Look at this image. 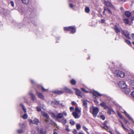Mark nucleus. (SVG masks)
Segmentation results:
<instances>
[{
    "label": "nucleus",
    "instance_id": "nucleus-1",
    "mask_svg": "<svg viewBox=\"0 0 134 134\" xmlns=\"http://www.w3.org/2000/svg\"><path fill=\"white\" fill-rule=\"evenodd\" d=\"M63 115L65 116L67 115V113L65 111H63L62 113H58L56 115V120L58 121H59L60 119L63 118Z\"/></svg>",
    "mask_w": 134,
    "mask_h": 134
},
{
    "label": "nucleus",
    "instance_id": "nucleus-2",
    "mask_svg": "<svg viewBox=\"0 0 134 134\" xmlns=\"http://www.w3.org/2000/svg\"><path fill=\"white\" fill-rule=\"evenodd\" d=\"M64 30L66 31H70L72 33H74L76 32V29L74 27L70 26L65 27Z\"/></svg>",
    "mask_w": 134,
    "mask_h": 134
},
{
    "label": "nucleus",
    "instance_id": "nucleus-3",
    "mask_svg": "<svg viewBox=\"0 0 134 134\" xmlns=\"http://www.w3.org/2000/svg\"><path fill=\"white\" fill-rule=\"evenodd\" d=\"M115 73L117 76L123 77L125 76L124 73L123 72L120 71L116 70Z\"/></svg>",
    "mask_w": 134,
    "mask_h": 134
},
{
    "label": "nucleus",
    "instance_id": "nucleus-4",
    "mask_svg": "<svg viewBox=\"0 0 134 134\" xmlns=\"http://www.w3.org/2000/svg\"><path fill=\"white\" fill-rule=\"evenodd\" d=\"M119 87L122 89H125V88L127 87V85L125 82L123 81H120L119 83Z\"/></svg>",
    "mask_w": 134,
    "mask_h": 134
},
{
    "label": "nucleus",
    "instance_id": "nucleus-5",
    "mask_svg": "<svg viewBox=\"0 0 134 134\" xmlns=\"http://www.w3.org/2000/svg\"><path fill=\"white\" fill-rule=\"evenodd\" d=\"M92 114L94 116H96L97 113L98 112V109L96 107H92Z\"/></svg>",
    "mask_w": 134,
    "mask_h": 134
},
{
    "label": "nucleus",
    "instance_id": "nucleus-6",
    "mask_svg": "<svg viewBox=\"0 0 134 134\" xmlns=\"http://www.w3.org/2000/svg\"><path fill=\"white\" fill-rule=\"evenodd\" d=\"M104 4L107 7H109L111 8H113L114 7L113 5L110 2L107 1H104Z\"/></svg>",
    "mask_w": 134,
    "mask_h": 134
},
{
    "label": "nucleus",
    "instance_id": "nucleus-7",
    "mask_svg": "<svg viewBox=\"0 0 134 134\" xmlns=\"http://www.w3.org/2000/svg\"><path fill=\"white\" fill-rule=\"evenodd\" d=\"M122 33L127 38L129 39H130L129 37V33L127 31L122 30Z\"/></svg>",
    "mask_w": 134,
    "mask_h": 134
},
{
    "label": "nucleus",
    "instance_id": "nucleus-8",
    "mask_svg": "<svg viewBox=\"0 0 134 134\" xmlns=\"http://www.w3.org/2000/svg\"><path fill=\"white\" fill-rule=\"evenodd\" d=\"M97 95L99 96H102V95L99 93H98L97 91H94V92L93 93V97L94 98H96Z\"/></svg>",
    "mask_w": 134,
    "mask_h": 134
},
{
    "label": "nucleus",
    "instance_id": "nucleus-9",
    "mask_svg": "<svg viewBox=\"0 0 134 134\" xmlns=\"http://www.w3.org/2000/svg\"><path fill=\"white\" fill-rule=\"evenodd\" d=\"M114 29L115 31V32L117 33H118L121 31H122V30H121L118 27L117 25H115L114 28Z\"/></svg>",
    "mask_w": 134,
    "mask_h": 134
},
{
    "label": "nucleus",
    "instance_id": "nucleus-10",
    "mask_svg": "<svg viewBox=\"0 0 134 134\" xmlns=\"http://www.w3.org/2000/svg\"><path fill=\"white\" fill-rule=\"evenodd\" d=\"M36 94L38 97L42 99H43L44 98L43 95L41 93L39 92H37Z\"/></svg>",
    "mask_w": 134,
    "mask_h": 134
},
{
    "label": "nucleus",
    "instance_id": "nucleus-11",
    "mask_svg": "<svg viewBox=\"0 0 134 134\" xmlns=\"http://www.w3.org/2000/svg\"><path fill=\"white\" fill-rule=\"evenodd\" d=\"M76 94L78 96H80L81 97H82L83 95L80 91L77 89H76Z\"/></svg>",
    "mask_w": 134,
    "mask_h": 134
},
{
    "label": "nucleus",
    "instance_id": "nucleus-12",
    "mask_svg": "<svg viewBox=\"0 0 134 134\" xmlns=\"http://www.w3.org/2000/svg\"><path fill=\"white\" fill-rule=\"evenodd\" d=\"M63 91H64V92H65L69 93H72V91L69 88H68L66 87H64Z\"/></svg>",
    "mask_w": 134,
    "mask_h": 134
},
{
    "label": "nucleus",
    "instance_id": "nucleus-13",
    "mask_svg": "<svg viewBox=\"0 0 134 134\" xmlns=\"http://www.w3.org/2000/svg\"><path fill=\"white\" fill-rule=\"evenodd\" d=\"M42 115L43 116L45 117L46 119H48L49 117L48 115L46 113L43 111L41 112Z\"/></svg>",
    "mask_w": 134,
    "mask_h": 134
},
{
    "label": "nucleus",
    "instance_id": "nucleus-14",
    "mask_svg": "<svg viewBox=\"0 0 134 134\" xmlns=\"http://www.w3.org/2000/svg\"><path fill=\"white\" fill-rule=\"evenodd\" d=\"M30 122L34 124L37 125L38 123L39 122V120L38 119L35 118L33 120H31Z\"/></svg>",
    "mask_w": 134,
    "mask_h": 134
},
{
    "label": "nucleus",
    "instance_id": "nucleus-15",
    "mask_svg": "<svg viewBox=\"0 0 134 134\" xmlns=\"http://www.w3.org/2000/svg\"><path fill=\"white\" fill-rule=\"evenodd\" d=\"M58 121L59 122H61L63 125L67 123L66 119L64 118H63L61 120H60L59 121Z\"/></svg>",
    "mask_w": 134,
    "mask_h": 134
},
{
    "label": "nucleus",
    "instance_id": "nucleus-16",
    "mask_svg": "<svg viewBox=\"0 0 134 134\" xmlns=\"http://www.w3.org/2000/svg\"><path fill=\"white\" fill-rule=\"evenodd\" d=\"M100 105L104 108V109H107L108 107L106 103L104 102H103L100 104Z\"/></svg>",
    "mask_w": 134,
    "mask_h": 134
},
{
    "label": "nucleus",
    "instance_id": "nucleus-17",
    "mask_svg": "<svg viewBox=\"0 0 134 134\" xmlns=\"http://www.w3.org/2000/svg\"><path fill=\"white\" fill-rule=\"evenodd\" d=\"M72 115L74 116V117L75 119H77L79 118L80 116L79 114H77L75 112H72Z\"/></svg>",
    "mask_w": 134,
    "mask_h": 134
},
{
    "label": "nucleus",
    "instance_id": "nucleus-18",
    "mask_svg": "<svg viewBox=\"0 0 134 134\" xmlns=\"http://www.w3.org/2000/svg\"><path fill=\"white\" fill-rule=\"evenodd\" d=\"M88 101L86 99H83L82 102L83 103V106L86 108L87 106V102Z\"/></svg>",
    "mask_w": 134,
    "mask_h": 134
},
{
    "label": "nucleus",
    "instance_id": "nucleus-19",
    "mask_svg": "<svg viewBox=\"0 0 134 134\" xmlns=\"http://www.w3.org/2000/svg\"><path fill=\"white\" fill-rule=\"evenodd\" d=\"M29 94L31 97L32 100L35 101L36 100V98L34 95L31 92Z\"/></svg>",
    "mask_w": 134,
    "mask_h": 134
},
{
    "label": "nucleus",
    "instance_id": "nucleus-20",
    "mask_svg": "<svg viewBox=\"0 0 134 134\" xmlns=\"http://www.w3.org/2000/svg\"><path fill=\"white\" fill-rule=\"evenodd\" d=\"M125 89V90H124V92L126 94H129L131 91L130 90L129 88L126 87Z\"/></svg>",
    "mask_w": 134,
    "mask_h": 134
},
{
    "label": "nucleus",
    "instance_id": "nucleus-21",
    "mask_svg": "<svg viewBox=\"0 0 134 134\" xmlns=\"http://www.w3.org/2000/svg\"><path fill=\"white\" fill-rule=\"evenodd\" d=\"M41 134H46V130L45 129H40L39 131Z\"/></svg>",
    "mask_w": 134,
    "mask_h": 134
},
{
    "label": "nucleus",
    "instance_id": "nucleus-22",
    "mask_svg": "<svg viewBox=\"0 0 134 134\" xmlns=\"http://www.w3.org/2000/svg\"><path fill=\"white\" fill-rule=\"evenodd\" d=\"M73 112H75L77 114H79L81 112V111L78 108L76 107L75 109V111Z\"/></svg>",
    "mask_w": 134,
    "mask_h": 134
},
{
    "label": "nucleus",
    "instance_id": "nucleus-23",
    "mask_svg": "<svg viewBox=\"0 0 134 134\" xmlns=\"http://www.w3.org/2000/svg\"><path fill=\"white\" fill-rule=\"evenodd\" d=\"M54 93L59 94H60L64 93V91L63 90L62 91H55Z\"/></svg>",
    "mask_w": 134,
    "mask_h": 134
},
{
    "label": "nucleus",
    "instance_id": "nucleus-24",
    "mask_svg": "<svg viewBox=\"0 0 134 134\" xmlns=\"http://www.w3.org/2000/svg\"><path fill=\"white\" fill-rule=\"evenodd\" d=\"M107 11L112 14V12L108 8L106 7H104V11L103 12V14H104L105 11Z\"/></svg>",
    "mask_w": 134,
    "mask_h": 134
},
{
    "label": "nucleus",
    "instance_id": "nucleus-25",
    "mask_svg": "<svg viewBox=\"0 0 134 134\" xmlns=\"http://www.w3.org/2000/svg\"><path fill=\"white\" fill-rule=\"evenodd\" d=\"M125 15L126 17H130L131 15V13L128 11H126L125 13Z\"/></svg>",
    "mask_w": 134,
    "mask_h": 134
},
{
    "label": "nucleus",
    "instance_id": "nucleus-26",
    "mask_svg": "<svg viewBox=\"0 0 134 134\" xmlns=\"http://www.w3.org/2000/svg\"><path fill=\"white\" fill-rule=\"evenodd\" d=\"M50 115L53 118L55 119L56 120V115L53 113H51L50 114Z\"/></svg>",
    "mask_w": 134,
    "mask_h": 134
},
{
    "label": "nucleus",
    "instance_id": "nucleus-27",
    "mask_svg": "<svg viewBox=\"0 0 134 134\" xmlns=\"http://www.w3.org/2000/svg\"><path fill=\"white\" fill-rule=\"evenodd\" d=\"M48 124H50L52 125H56V124L54 122L51 120H50L49 121V122H48Z\"/></svg>",
    "mask_w": 134,
    "mask_h": 134
},
{
    "label": "nucleus",
    "instance_id": "nucleus-28",
    "mask_svg": "<svg viewBox=\"0 0 134 134\" xmlns=\"http://www.w3.org/2000/svg\"><path fill=\"white\" fill-rule=\"evenodd\" d=\"M108 123V122L107 121H105V122L103 123V125L104 126V127L106 128H108V127L107 125V124ZM102 127L103 126H102Z\"/></svg>",
    "mask_w": 134,
    "mask_h": 134
},
{
    "label": "nucleus",
    "instance_id": "nucleus-29",
    "mask_svg": "<svg viewBox=\"0 0 134 134\" xmlns=\"http://www.w3.org/2000/svg\"><path fill=\"white\" fill-rule=\"evenodd\" d=\"M124 23L126 24H128L129 22L128 19L127 18H125L124 19Z\"/></svg>",
    "mask_w": 134,
    "mask_h": 134
},
{
    "label": "nucleus",
    "instance_id": "nucleus-30",
    "mask_svg": "<svg viewBox=\"0 0 134 134\" xmlns=\"http://www.w3.org/2000/svg\"><path fill=\"white\" fill-rule=\"evenodd\" d=\"M129 83L130 84L132 85H134V82L133 80H129Z\"/></svg>",
    "mask_w": 134,
    "mask_h": 134
},
{
    "label": "nucleus",
    "instance_id": "nucleus-31",
    "mask_svg": "<svg viewBox=\"0 0 134 134\" xmlns=\"http://www.w3.org/2000/svg\"><path fill=\"white\" fill-rule=\"evenodd\" d=\"M85 12L87 13H89L90 11V9L88 7H86L85 8Z\"/></svg>",
    "mask_w": 134,
    "mask_h": 134
},
{
    "label": "nucleus",
    "instance_id": "nucleus-32",
    "mask_svg": "<svg viewBox=\"0 0 134 134\" xmlns=\"http://www.w3.org/2000/svg\"><path fill=\"white\" fill-rule=\"evenodd\" d=\"M72 85H75L76 83V81L74 79H72L70 81Z\"/></svg>",
    "mask_w": 134,
    "mask_h": 134
},
{
    "label": "nucleus",
    "instance_id": "nucleus-33",
    "mask_svg": "<svg viewBox=\"0 0 134 134\" xmlns=\"http://www.w3.org/2000/svg\"><path fill=\"white\" fill-rule=\"evenodd\" d=\"M70 123L72 125H74L75 124V123L74 121L72 120H70Z\"/></svg>",
    "mask_w": 134,
    "mask_h": 134
},
{
    "label": "nucleus",
    "instance_id": "nucleus-34",
    "mask_svg": "<svg viewBox=\"0 0 134 134\" xmlns=\"http://www.w3.org/2000/svg\"><path fill=\"white\" fill-rule=\"evenodd\" d=\"M125 42L129 45H131V42L130 41L127 40H125Z\"/></svg>",
    "mask_w": 134,
    "mask_h": 134
},
{
    "label": "nucleus",
    "instance_id": "nucleus-35",
    "mask_svg": "<svg viewBox=\"0 0 134 134\" xmlns=\"http://www.w3.org/2000/svg\"><path fill=\"white\" fill-rule=\"evenodd\" d=\"M20 106L22 107L23 110L24 111V112H25V109L24 108V107L23 104L22 103H21L20 104Z\"/></svg>",
    "mask_w": 134,
    "mask_h": 134
},
{
    "label": "nucleus",
    "instance_id": "nucleus-36",
    "mask_svg": "<svg viewBox=\"0 0 134 134\" xmlns=\"http://www.w3.org/2000/svg\"><path fill=\"white\" fill-rule=\"evenodd\" d=\"M76 127L77 129L79 130L80 129L81 126L79 124H77L76 126Z\"/></svg>",
    "mask_w": 134,
    "mask_h": 134
},
{
    "label": "nucleus",
    "instance_id": "nucleus-37",
    "mask_svg": "<svg viewBox=\"0 0 134 134\" xmlns=\"http://www.w3.org/2000/svg\"><path fill=\"white\" fill-rule=\"evenodd\" d=\"M125 115L126 116L128 117L132 121H133V119L130 117L129 115L127 114L126 113H125Z\"/></svg>",
    "mask_w": 134,
    "mask_h": 134
},
{
    "label": "nucleus",
    "instance_id": "nucleus-38",
    "mask_svg": "<svg viewBox=\"0 0 134 134\" xmlns=\"http://www.w3.org/2000/svg\"><path fill=\"white\" fill-rule=\"evenodd\" d=\"M42 89L43 91L47 92L48 90H46L44 89L43 86H41Z\"/></svg>",
    "mask_w": 134,
    "mask_h": 134
},
{
    "label": "nucleus",
    "instance_id": "nucleus-39",
    "mask_svg": "<svg viewBox=\"0 0 134 134\" xmlns=\"http://www.w3.org/2000/svg\"><path fill=\"white\" fill-rule=\"evenodd\" d=\"M83 129L85 131H86L88 133H89L87 131V130H88V129L85 126H83Z\"/></svg>",
    "mask_w": 134,
    "mask_h": 134
},
{
    "label": "nucleus",
    "instance_id": "nucleus-40",
    "mask_svg": "<svg viewBox=\"0 0 134 134\" xmlns=\"http://www.w3.org/2000/svg\"><path fill=\"white\" fill-rule=\"evenodd\" d=\"M81 90H82L83 91V92H86V93H87L88 92V91L86 90L84 88H81Z\"/></svg>",
    "mask_w": 134,
    "mask_h": 134
},
{
    "label": "nucleus",
    "instance_id": "nucleus-41",
    "mask_svg": "<svg viewBox=\"0 0 134 134\" xmlns=\"http://www.w3.org/2000/svg\"><path fill=\"white\" fill-rule=\"evenodd\" d=\"M101 127L102 128H103L106 130L108 132H109V131H110V130H109L108 129V128H106L105 127H102V126H101Z\"/></svg>",
    "mask_w": 134,
    "mask_h": 134
},
{
    "label": "nucleus",
    "instance_id": "nucleus-42",
    "mask_svg": "<svg viewBox=\"0 0 134 134\" xmlns=\"http://www.w3.org/2000/svg\"><path fill=\"white\" fill-rule=\"evenodd\" d=\"M118 115H119V116L122 119L123 118V117L122 116L121 114L120 113H118Z\"/></svg>",
    "mask_w": 134,
    "mask_h": 134
},
{
    "label": "nucleus",
    "instance_id": "nucleus-43",
    "mask_svg": "<svg viewBox=\"0 0 134 134\" xmlns=\"http://www.w3.org/2000/svg\"><path fill=\"white\" fill-rule=\"evenodd\" d=\"M100 118L103 120H104L105 119V117L103 115H101L100 116Z\"/></svg>",
    "mask_w": 134,
    "mask_h": 134
},
{
    "label": "nucleus",
    "instance_id": "nucleus-44",
    "mask_svg": "<svg viewBox=\"0 0 134 134\" xmlns=\"http://www.w3.org/2000/svg\"><path fill=\"white\" fill-rule=\"evenodd\" d=\"M55 104V102H52V103H51V104H52V105L53 106H54V107H56V105H54Z\"/></svg>",
    "mask_w": 134,
    "mask_h": 134
},
{
    "label": "nucleus",
    "instance_id": "nucleus-45",
    "mask_svg": "<svg viewBox=\"0 0 134 134\" xmlns=\"http://www.w3.org/2000/svg\"><path fill=\"white\" fill-rule=\"evenodd\" d=\"M131 36L133 40H134V34H131ZM132 43L134 45V42H132Z\"/></svg>",
    "mask_w": 134,
    "mask_h": 134
},
{
    "label": "nucleus",
    "instance_id": "nucleus-46",
    "mask_svg": "<svg viewBox=\"0 0 134 134\" xmlns=\"http://www.w3.org/2000/svg\"><path fill=\"white\" fill-rule=\"evenodd\" d=\"M18 132L19 133H22L23 132V131L22 130H18Z\"/></svg>",
    "mask_w": 134,
    "mask_h": 134
},
{
    "label": "nucleus",
    "instance_id": "nucleus-47",
    "mask_svg": "<svg viewBox=\"0 0 134 134\" xmlns=\"http://www.w3.org/2000/svg\"><path fill=\"white\" fill-rule=\"evenodd\" d=\"M120 122L122 126L124 128V130H126V128L124 126V125L123 124H122V122Z\"/></svg>",
    "mask_w": 134,
    "mask_h": 134
},
{
    "label": "nucleus",
    "instance_id": "nucleus-48",
    "mask_svg": "<svg viewBox=\"0 0 134 134\" xmlns=\"http://www.w3.org/2000/svg\"><path fill=\"white\" fill-rule=\"evenodd\" d=\"M37 110L38 111H41V109L39 107H37Z\"/></svg>",
    "mask_w": 134,
    "mask_h": 134
},
{
    "label": "nucleus",
    "instance_id": "nucleus-49",
    "mask_svg": "<svg viewBox=\"0 0 134 134\" xmlns=\"http://www.w3.org/2000/svg\"><path fill=\"white\" fill-rule=\"evenodd\" d=\"M131 94L132 97L134 98V91L132 92L131 93Z\"/></svg>",
    "mask_w": 134,
    "mask_h": 134
},
{
    "label": "nucleus",
    "instance_id": "nucleus-50",
    "mask_svg": "<svg viewBox=\"0 0 134 134\" xmlns=\"http://www.w3.org/2000/svg\"><path fill=\"white\" fill-rule=\"evenodd\" d=\"M77 131L75 130H74L73 131V133L74 134H77Z\"/></svg>",
    "mask_w": 134,
    "mask_h": 134
},
{
    "label": "nucleus",
    "instance_id": "nucleus-51",
    "mask_svg": "<svg viewBox=\"0 0 134 134\" xmlns=\"http://www.w3.org/2000/svg\"><path fill=\"white\" fill-rule=\"evenodd\" d=\"M74 109V108L72 107H70V111H71L72 110H73Z\"/></svg>",
    "mask_w": 134,
    "mask_h": 134
},
{
    "label": "nucleus",
    "instance_id": "nucleus-52",
    "mask_svg": "<svg viewBox=\"0 0 134 134\" xmlns=\"http://www.w3.org/2000/svg\"><path fill=\"white\" fill-rule=\"evenodd\" d=\"M50 120V119H46L45 120V121L47 123H48V122H49Z\"/></svg>",
    "mask_w": 134,
    "mask_h": 134
},
{
    "label": "nucleus",
    "instance_id": "nucleus-53",
    "mask_svg": "<svg viewBox=\"0 0 134 134\" xmlns=\"http://www.w3.org/2000/svg\"><path fill=\"white\" fill-rule=\"evenodd\" d=\"M31 133L32 134H37V133L35 131H32L31 132Z\"/></svg>",
    "mask_w": 134,
    "mask_h": 134
},
{
    "label": "nucleus",
    "instance_id": "nucleus-54",
    "mask_svg": "<svg viewBox=\"0 0 134 134\" xmlns=\"http://www.w3.org/2000/svg\"><path fill=\"white\" fill-rule=\"evenodd\" d=\"M10 3L12 6L13 7L14 5V2L13 1H11L10 2Z\"/></svg>",
    "mask_w": 134,
    "mask_h": 134
},
{
    "label": "nucleus",
    "instance_id": "nucleus-55",
    "mask_svg": "<svg viewBox=\"0 0 134 134\" xmlns=\"http://www.w3.org/2000/svg\"><path fill=\"white\" fill-rule=\"evenodd\" d=\"M68 126H67V127H68ZM65 130L68 132H69L70 130L68 127L66 128L65 129Z\"/></svg>",
    "mask_w": 134,
    "mask_h": 134
},
{
    "label": "nucleus",
    "instance_id": "nucleus-56",
    "mask_svg": "<svg viewBox=\"0 0 134 134\" xmlns=\"http://www.w3.org/2000/svg\"><path fill=\"white\" fill-rule=\"evenodd\" d=\"M72 104L73 105H75L76 104V102L74 101H72Z\"/></svg>",
    "mask_w": 134,
    "mask_h": 134
},
{
    "label": "nucleus",
    "instance_id": "nucleus-57",
    "mask_svg": "<svg viewBox=\"0 0 134 134\" xmlns=\"http://www.w3.org/2000/svg\"><path fill=\"white\" fill-rule=\"evenodd\" d=\"M69 6L71 8H72V7H73V5L71 4H69Z\"/></svg>",
    "mask_w": 134,
    "mask_h": 134
},
{
    "label": "nucleus",
    "instance_id": "nucleus-58",
    "mask_svg": "<svg viewBox=\"0 0 134 134\" xmlns=\"http://www.w3.org/2000/svg\"><path fill=\"white\" fill-rule=\"evenodd\" d=\"M23 118L24 119H25V114L23 115Z\"/></svg>",
    "mask_w": 134,
    "mask_h": 134
},
{
    "label": "nucleus",
    "instance_id": "nucleus-59",
    "mask_svg": "<svg viewBox=\"0 0 134 134\" xmlns=\"http://www.w3.org/2000/svg\"><path fill=\"white\" fill-rule=\"evenodd\" d=\"M108 114H111V111L110 110H108Z\"/></svg>",
    "mask_w": 134,
    "mask_h": 134
},
{
    "label": "nucleus",
    "instance_id": "nucleus-60",
    "mask_svg": "<svg viewBox=\"0 0 134 134\" xmlns=\"http://www.w3.org/2000/svg\"><path fill=\"white\" fill-rule=\"evenodd\" d=\"M104 22H105V21H104V20L102 19L101 20V22L102 23H104Z\"/></svg>",
    "mask_w": 134,
    "mask_h": 134
},
{
    "label": "nucleus",
    "instance_id": "nucleus-61",
    "mask_svg": "<svg viewBox=\"0 0 134 134\" xmlns=\"http://www.w3.org/2000/svg\"><path fill=\"white\" fill-rule=\"evenodd\" d=\"M56 101V103L58 104H59V101L58 100H55Z\"/></svg>",
    "mask_w": 134,
    "mask_h": 134
},
{
    "label": "nucleus",
    "instance_id": "nucleus-62",
    "mask_svg": "<svg viewBox=\"0 0 134 134\" xmlns=\"http://www.w3.org/2000/svg\"><path fill=\"white\" fill-rule=\"evenodd\" d=\"M125 123L126 124L128 122V121L127 120H126L125 119Z\"/></svg>",
    "mask_w": 134,
    "mask_h": 134
},
{
    "label": "nucleus",
    "instance_id": "nucleus-63",
    "mask_svg": "<svg viewBox=\"0 0 134 134\" xmlns=\"http://www.w3.org/2000/svg\"><path fill=\"white\" fill-rule=\"evenodd\" d=\"M131 131L132 133L133 134L134 133V131L133 130H131Z\"/></svg>",
    "mask_w": 134,
    "mask_h": 134
},
{
    "label": "nucleus",
    "instance_id": "nucleus-64",
    "mask_svg": "<svg viewBox=\"0 0 134 134\" xmlns=\"http://www.w3.org/2000/svg\"><path fill=\"white\" fill-rule=\"evenodd\" d=\"M79 134H84L82 132H80L79 133Z\"/></svg>",
    "mask_w": 134,
    "mask_h": 134
}]
</instances>
